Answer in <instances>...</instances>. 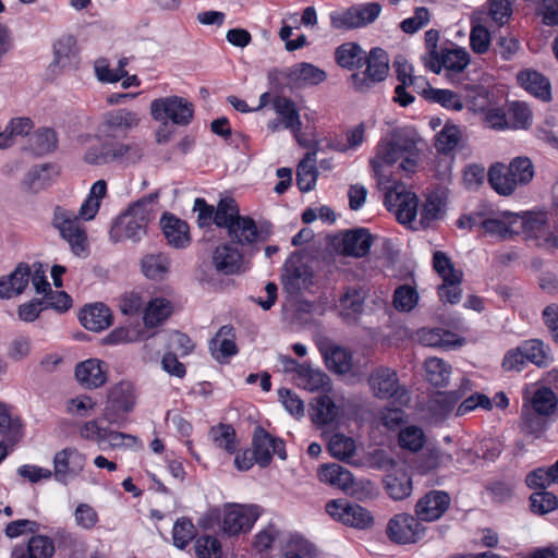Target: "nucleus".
Returning a JSON list of instances; mask_svg holds the SVG:
<instances>
[{"instance_id":"nucleus-1","label":"nucleus","mask_w":558,"mask_h":558,"mask_svg":"<svg viewBox=\"0 0 558 558\" xmlns=\"http://www.w3.org/2000/svg\"><path fill=\"white\" fill-rule=\"evenodd\" d=\"M100 207V202L89 195L81 205L78 214L62 206L53 209L52 227L59 231L60 236L69 244L71 252L86 258L90 254V246L85 227L81 219L92 220Z\"/></svg>"},{"instance_id":"nucleus-2","label":"nucleus","mask_w":558,"mask_h":558,"mask_svg":"<svg viewBox=\"0 0 558 558\" xmlns=\"http://www.w3.org/2000/svg\"><path fill=\"white\" fill-rule=\"evenodd\" d=\"M416 142L402 134L393 133L390 141H381L376 147V156L369 165L374 172L378 187H387V183L397 181L392 177L390 168L402 159L399 168L409 173L414 172Z\"/></svg>"},{"instance_id":"nucleus-3","label":"nucleus","mask_w":558,"mask_h":558,"mask_svg":"<svg viewBox=\"0 0 558 558\" xmlns=\"http://www.w3.org/2000/svg\"><path fill=\"white\" fill-rule=\"evenodd\" d=\"M159 191L144 195L129 205L113 222L110 239L118 243L132 241L138 243L147 233L148 223L155 218L154 205L158 202Z\"/></svg>"},{"instance_id":"nucleus-4","label":"nucleus","mask_w":558,"mask_h":558,"mask_svg":"<svg viewBox=\"0 0 558 558\" xmlns=\"http://www.w3.org/2000/svg\"><path fill=\"white\" fill-rule=\"evenodd\" d=\"M534 177V166L529 157H515L509 166L492 165L487 172L488 183L498 194L511 195L518 185L529 184Z\"/></svg>"},{"instance_id":"nucleus-5","label":"nucleus","mask_w":558,"mask_h":558,"mask_svg":"<svg viewBox=\"0 0 558 558\" xmlns=\"http://www.w3.org/2000/svg\"><path fill=\"white\" fill-rule=\"evenodd\" d=\"M367 381L373 396L379 400H391L401 407L411 401L409 390L400 384L397 372L390 367L374 368Z\"/></svg>"},{"instance_id":"nucleus-6","label":"nucleus","mask_w":558,"mask_h":558,"mask_svg":"<svg viewBox=\"0 0 558 558\" xmlns=\"http://www.w3.org/2000/svg\"><path fill=\"white\" fill-rule=\"evenodd\" d=\"M97 144L87 147L84 161L92 166H105L110 163H123L130 160L133 146L119 141L114 136L100 137L97 132L94 135Z\"/></svg>"},{"instance_id":"nucleus-7","label":"nucleus","mask_w":558,"mask_h":558,"mask_svg":"<svg viewBox=\"0 0 558 558\" xmlns=\"http://www.w3.org/2000/svg\"><path fill=\"white\" fill-rule=\"evenodd\" d=\"M136 403L134 386L129 381H120L108 392L104 418L113 425L122 426Z\"/></svg>"},{"instance_id":"nucleus-8","label":"nucleus","mask_w":558,"mask_h":558,"mask_svg":"<svg viewBox=\"0 0 558 558\" xmlns=\"http://www.w3.org/2000/svg\"><path fill=\"white\" fill-rule=\"evenodd\" d=\"M385 192L384 204L389 211H395L400 223L412 222L417 215L418 198L416 194L407 192L400 181L387 183V187H379Z\"/></svg>"},{"instance_id":"nucleus-9","label":"nucleus","mask_w":558,"mask_h":558,"mask_svg":"<svg viewBox=\"0 0 558 558\" xmlns=\"http://www.w3.org/2000/svg\"><path fill=\"white\" fill-rule=\"evenodd\" d=\"M366 69L363 73H353L351 83L356 92L365 93L375 83L386 80L389 71L388 53L379 47L372 48L368 56H365Z\"/></svg>"},{"instance_id":"nucleus-10","label":"nucleus","mask_w":558,"mask_h":558,"mask_svg":"<svg viewBox=\"0 0 558 558\" xmlns=\"http://www.w3.org/2000/svg\"><path fill=\"white\" fill-rule=\"evenodd\" d=\"M256 505L226 504L220 514L221 532L228 536H238L252 530L259 518Z\"/></svg>"},{"instance_id":"nucleus-11","label":"nucleus","mask_w":558,"mask_h":558,"mask_svg":"<svg viewBox=\"0 0 558 558\" xmlns=\"http://www.w3.org/2000/svg\"><path fill=\"white\" fill-rule=\"evenodd\" d=\"M150 114L156 121L170 120L177 125H189L194 117V106L180 96L158 98L150 104Z\"/></svg>"},{"instance_id":"nucleus-12","label":"nucleus","mask_w":558,"mask_h":558,"mask_svg":"<svg viewBox=\"0 0 558 558\" xmlns=\"http://www.w3.org/2000/svg\"><path fill=\"white\" fill-rule=\"evenodd\" d=\"M510 218L514 220V227L518 229L514 234L524 233L526 236L539 241V245L558 248V235L549 231L546 213L513 214Z\"/></svg>"},{"instance_id":"nucleus-13","label":"nucleus","mask_w":558,"mask_h":558,"mask_svg":"<svg viewBox=\"0 0 558 558\" xmlns=\"http://www.w3.org/2000/svg\"><path fill=\"white\" fill-rule=\"evenodd\" d=\"M326 512L344 525L360 530L369 527L374 522V518L367 509L347 499L328 501L326 504Z\"/></svg>"},{"instance_id":"nucleus-14","label":"nucleus","mask_w":558,"mask_h":558,"mask_svg":"<svg viewBox=\"0 0 558 558\" xmlns=\"http://www.w3.org/2000/svg\"><path fill=\"white\" fill-rule=\"evenodd\" d=\"M381 5L378 2H367L353 5L344 12H331L330 22L337 29H353L373 23L380 14Z\"/></svg>"},{"instance_id":"nucleus-15","label":"nucleus","mask_w":558,"mask_h":558,"mask_svg":"<svg viewBox=\"0 0 558 558\" xmlns=\"http://www.w3.org/2000/svg\"><path fill=\"white\" fill-rule=\"evenodd\" d=\"M426 527L416 515L409 513L395 514L387 524L386 534L395 544L417 543L425 535Z\"/></svg>"},{"instance_id":"nucleus-16","label":"nucleus","mask_w":558,"mask_h":558,"mask_svg":"<svg viewBox=\"0 0 558 558\" xmlns=\"http://www.w3.org/2000/svg\"><path fill=\"white\" fill-rule=\"evenodd\" d=\"M252 449L255 453L256 464L260 468H267L271 463L274 454L281 460H286L288 456L284 440L270 435L260 425L254 428Z\"/></svg>"},{"instance_id":"nucleus-17","label":"nucleus","mask_w":558,"mask_h":558,"mask_svg":"<svg viewBox=\"0 0 558 558\" xmlns=\"http://www.w3.org/2000/svg\"><path fill=\"white\" fill-rule=\"evenodd\" d=\"M470 63L469 52L461 47H458L454 43L446 40L440 47V52L436 56V59L427 61L425 68L435 74H439L442 69L448 73L459 74Z\"/></svg>"},{"instance_id":"nucleus-18","label":"nucleus","mask_w":558,"mask_h":558,"mask_svg":"<svg viewBox=\"0 0 558 558\" xmlns=\"http://www.w3.org/2000/svg\"><path fill=\"white\" fill-rule=\"evenodd\" d=\"M86 457L76 448L68 447L58 451L53 457L52 477L56 482L68 485L77 477L84 470Z\"/></svg>"},{"instance_id":"nucleus-19","label":"nucleus","mask_w":558,"mask_h":558,"mask_svg":"<svg viewBox=\"0 0 558 558\" xmlns=\"http://www.w3.org/2000/svg\"><path fill=\"white\" fill-rule=\"evenodd\" d=\"M313 272L311 267L300 256H290L282 269L281 283L283 290L290 295H298L312 284Z\"/></svg>"},{"instance_id":"nucleus-20","label":"nucleus","mask_w":558,"mask_h":558,"mask_svg":"<svg viewBox=\"0 0 558 558\" xmlns=\"http://www.w3.org/2000/svg\"><path fill=\"white\" fill-rule=\"evenodd\" d=\"M138 123V114L134 111L124 108L110 110L104 113L101 121L97 125V136H114L117 138L119 135L125 136Z\"/></svg>"},{"instance_id":"nucleus-21","label":"nucleus","mask_w":558,"mask_h":558,"mask_svg":"<svg viewBox=\"0 0 558 558\" xmlns=\"http://www.w3.org/2000/svg\"><path fill=\"white\" fill-rule=\"evenodd\" d=\"M450 502L451 497L447 492L433 489L417 500L414 512L421 522H434L445 514Z\"/></svg>"},{"instance_id":"nucleus-22","label":"nucleus","mask_w":558,"mask_h":558,"mask_svg":"<svg viewBox=\"0 0 558 558\" xmlns=\"http://www.w3.org/2000/svg\"><path fill=\"white\" fill-rule=\"evenodd\" d=\"M211 260L214 268L220 275L233 276L245 271L243 253L230 243L218 245Z\"/></svg>"},{"instance_id":"nucleus-23","label":"nucleus","mask_w":558,"mask_h":558,"mask_svg":"<svg viewBox=\"0 0 558 558\" xmlns=\"http://www.w3.org/2000/svg\"><path fill=\"white\" fill-rule=\"evenodd\" d=\"M160 226L167 243L178 250H183L191 244L190 227L186 221L171 213H163Z\"/></svg>"},{"instance_id":"nucleus-24","label":"nucleus","mask_w":558,"mask_h":558,"mask_svg":"<svg viewBox=\"0 0 558 558\" xmlns=\"http://www.w3.org/2000/svg\"><path fill=\"white\" fill-rule=\"evenodd\" d=\"M54 542L47 535H33L26 543L13 546L10 558H52Z\"/></svg>"},{"instance_id":"nucleus-25","label":"nucleus","mask_w":558,"mask_h":558,"mask_svg":"<svg viewBox=\"0 0 558 558\" xmlns=\"http://www.w3.org/2000/svg\"><path fill=\"white\" fill-rule=\"evenodd\" d=\"M374 239L368 229L348 230L341 241V252L345 256L364 257L369 253Z\"/></svg>"},{"instance_id":"nucleus-26","label":"nucleus","mask_w":558,"mask_h":558,"mask_svg":"<svg viewBox=\"0 0 558 558\" xmlns=\"http://www.w3.org/2000/svg\"><path fill=\"white\" fill-rule=\"evenodd\" d=\"M522 404L537 414L554 418L558 411V397L551 388L543 385L537 387L531 397L524 395Z\"/></svg>"},{"instance_id":"nucleus-27","label":"nucleus","mask_w":558,"mask_h":558,"mask_svg":"<svg viewBox=\"0 0 558 558\" xmlns=\"http://www.w3.org/2000/svg\"><path fill=\"white\" fill-rule=\"evenodd\" d=\"M104 362L89 359L78 363L75 367L76 380L87 389H96L107 381Z\"/></svg>"},{"instance_id":"nucleus-28","label":"nucleus","mask_w":558,"mask_h":558,"mask_svg":"<svg viewBox=\"0 0 558 558\" xmlns=\"http://www.w3.org/2000/svg\"><path fill=\"white\" fill-rule=\"evenodd\" d=\"M81 324L88 330L101 331L112 324V313L108 306L102 303L85 305L80 314Z\"/></svg>"},{"instance_id":"nucleus-29","label":"nucleus","mask_w":558,"mask_h":558,"mask_svg":"<svg viewBox=\"0 0 558 558\" xmlns=\"http://www.w3.org/2000/svg\"><path fill=\"white\" fill-rule=\"evenodd\" d=\"M271 104L275 112L282 121L283 129L291 131L295 136H298L302 130V122L294 100L289 97L278 95L274 97Z\"/></svg>"},{"instance_id":"nucleus-30","label":"nucleus","mask_w":558,"mask_h":558,"mask_svg":"<svg viewBox=\"0 0 558 558\" xmlns=\"http://www.w3.org/2000/svg\"><path fill=\"white\" fill-rule=\"evenodd\" d=\"M209 349L217 361L236 355L239 350L235 343L234 327L232 325L221 326L210 340Z\"/></svg>"},{"instance_id":"nucleus-31","label":"nucleus","mask_w":558,"mask_h":558,"mask_svg":"<svg viewBox=\"0 0 558 558\" xmlns=\"http://www.w3.org/2000/svg\"><path fill=\"white\" fill-rule=\"evenodd\" d=\"M518 83L530 94L543 101L551 99V85L549 80L535 70H523L517 75Z\"/></svg>"},{"instance_id":"nucleus-32","label":"nucleus","mask_w":558,"mask_h":558,"mask_svg":"<svg viewBox=\"0 0 558 558\" xmlns=\"http://www.w3.org/2000/svg\"><path fill=\"white\" fill-rule=\"evenodd\" d=\"M288 363L294 366L293 371L307 390L317 391L329 389L330 379L323 371L315 369L310 364H300L292 357H289Z\"/></svg>"},{"instance_id":"nucleus-33","label":"nucleus","mask_w":558,"mask_h":558,"mask_svg":"<svg viewBox=\"0 0 558 558\" xmlns=\"http://www.w3.org/2000/svg\"><path fill=\"white\" fill-rule=\"evenodd\" d=\"M526 363H531L539 368L549 366L554 356L548 344L543 340L533 338L523 340L519 343Z\"/></svg>"},{"instance_id":"nucleus-34","label":"nucleus","mask_w":558,"mask_h":558,"mask_svg":"<svg viewBox=\"0 0 558 558\" xmlns=\"http://www.w3.org/2000/svg\"><path fill=\"white\" fill-rule=\"evenodd\" d=\"M320 351L325 365L330 372L344 375L351 371L353 356L348 349L332 344Z\"/></svg>"},{"instance_id":"nucleus-35","label":"nucleus","mask_w":558,"mask_h":558,"mask_svg":"<svg viewBox=\"0 0 558 558\" xmlns=\"http://www.w3.org/2000/svg\"><path fill=\"white\" fill-rule=\"evenodd\" d=\"M228 235L232 243L251 245L257 241L259 232L252 217L241 215L234 223H231Z\"/></svg>"},{"instance_id":"nucleus-36","label":"nucleus","mask_w":558,"mask_h":558,"mask_svg":"<svg viewBox=\"0 0 558 558\" xmlns=\"http://www.w3.org/2000/svg\"><path fill=\"white\" fill-rule=\"evenodd\" d=\"M426 101L430 104H438L442 108L453 111H460L464 105L460 95L450 89L434 88L429 83H426V87L418 92Z\"/></svg>"},{"instance_id":"nucleus-37","label":"nucleus","mask_w":558,"mask_h":558,"mask_svg":"<svg viewBox=\"0 0 558 558\" xmlns=\"http://www.w3.org/2000/svg\"><path fill=\"white\" fill-rule=\"evenodd\" d=\"M172 303L165 298L151 299L143 311V323L147 328L158 327L172 314Z\"/></svg>"},{"instance_id":"nucleus-38","label":"nucleus","mask_w":558,"mask_h":558,"mask_svg":"<svg viewBox=\"0 0 558 558\" xmlns=\"http://www.w3.org/2000/svg\"><path fill=\"white\" fill-rule=\"evenodd\" d=\"M317 476L320 482L347 490L353 485L352 473L337 463L324 464L318 469Z\"/></svg>"},{"instance_id":"nucleus-39","label":"nucleus","mask_w":558,"mask_h":558,"mask_svg":"<svg viewBox=\"0 0 558 558\" xmlns=\"http://www.w3.org/2000/svg\"><path fill=\"white\" fill-rule=\"evenodd\" d=\"M553 421L554 418L537 414L522 404L520 428L523 434L539 438L550 427Z\"/></svg>"},{"instance_id":"nucleus-40","label":"nucleus","mask_w":558,"mask_h":558,"mask_svg":"<svg viewBox=\"0 0 558 558\" xmlns=\"http://www.w3.org/2000/svg\"><path fill=\"white\" fill-rule=\"evenodd\" d=\"M316 151H307L296 169V185L302 193L312 191L317 181Z\"/></svg>"},{"instance_id":"nucleus-41","label":"nucleus","mask_w":558,"mask_h":558,"mask_svg":"<svg viewBox=\"0 0 558 558\" xmlns=\"http://www.w3.org/2000/svg\"><path fill=\"white\" fill-rule=\"evenodd\" d=\"M326 73L316 65L307 62L294 64L288 69L287 78L294 84L318 85L326 80Z\"/></svg>"},{"instance_id":"nucleus-42","label":"nucleus","mask_w":558,"mask_h":558,"mask_svg":"<svg viewBox=\"0 0 558 558\" xmlns=\"http://www.w3.org/2000/svg\"><path fill=\"white\" fill-rule=\"evenodd\" d=\"M170 258L163 253L146 254L141 259V270L150 280L161 281L170 269Z\"/></svg>"},{"instance_id":"nucleus-43","label":"nucleus","mask_w":558,"mask_h":558,"mask_svg":"<svg viewBox=\"0 0 558 558\" xmlns=\"http://www.w3.org/2000/svg\"><path fill=\"white\" fill-rule=\"evenodd\" d=\"M27 144L37 156L50 154L58 147L57 132L51 128H39L28 136Z\"/></svg>"},{"instance_id":"nucleus-44","label":"nucleus","mask_w":558,"mask_h":558,"mask_svg":"<svg viewBox=\"0 0 558 558\" xmlns=\"http://www.w3.org/2000/svg\"><path fill=\"white\" fill-rule=\"evenodd\" d=\"M335 59L341 68L360 69L364 65L365 51L356 43H344L336 49Z\"/></svg>"},{"instance_id":"nucleus-45","label":"nucleus","mask_w":558,"mask_h":558,"mask_svg":"<svg viewBox=\"0 0 558 558\" xmlns=\"http://www.w3.org/2000/svg\"><path fill=\"white\" fill-rule=\"evenodd\" d=\"M310 415L315 425H329L336 421L338 408L329 396L323 395L315 399Z\"/></svg>"},{"instance_id":"nucleus-46","label":"nucleus","mask_w":558,"mask_h":558,"mask_svg":"<svg viewBox=\"0 0 558 558\" xmlns=\"http://www.w3.org/2000/svg\"><path fill=\"white\" fill-rule=\"evenodd\" d=\"M384 483L388 496L393 500H402L412 493V478L407 472L389 473Z\"/></svg>"},{"instance_id":"nucleus-47","label":"nucleus","mask_w":558,"mask_h":558,"mask_svg":"<svg viewBox=\"0 0 558 558\" xmlns=\"http://www.w3.org/2000/svg\"><path fill=\"white\" fill-rule=\"evenodd\" d=\"M426 379L434 387H446L449 384L451 366L439 357H429L424 364Z\"/></svg>"},{"instance_id":"nucleus-48","label":"nucleus","mask_w":558,"mask_h":558,"mask_svg":"<svg viewBox=\"0 0 558 558\" xmlns=\"http://www.w3.org/2000/svg\"><path fill=\"white\" fill-rule=\"evenodd\" d=\"M54 63L62 68H70L77 63L76 40L73 36L59 39L54 46Z\"/></svg>"},{"instance_id":"nucleus-49","label":"nucleus","mask_w":558,"mask_h":558,"mask_svg":"<svg viewBox=\"0 0 558 558\" xmlns=\"http://www.w3.org/2000/svg\"><path fill=\"white\" fill-rule=\"evenodd\" d=\"M197 530L189 517L178 518L172 527L173 545L179 549H185L192 541L197 538Z\"/></svg>"},{"instance_id":"nucleus-50","label":"nucleus","mask_w":558,"mask_h":558,"mask_svg":"<svg viewBox=\"0 0 558 558\" xmlns=\"http://www.w3.org/2000/svg\"><path fill=\"white\" fill-rule=\"evenodd\" d=\"M513 213L505 211L502 218H484L481 221V228L489 234L499 235L501 239L510 238L518 231L514 227V220L510 218Z\"/></svg>"},{"instance_id":"nucleus-51","label":"nucleus","mask_w":558,"mask_h":558,"mask_svg":"<svg viewBox=\"0 0 558 558\" xmlns=\"http://www.w3.org/2000/svg\"><path fill=\"white\" fill-rule=\"evenodd\" d=\"M209 434L218 448L223 449L229 454H233L236 451V433L232 425L219 423L210 428Z\"/></svg>"},{"instance_id":"nucleus-52","label":"nucleus","mask_w":558,"mask_h":558,"mask_svg":"<svg viewBox=\"0 0 558 558\" xmlns=\"http://www.w3.org/2000/svg\"><path fill=\"white\" fill-rule=\"evenodd\" d=\"M0 437L11 445L17 442L22 437L20 418L12 417L8 408L2 403H0Z\"/></svg>"},{"instance_id":"nucleus-53","label":"nucleus","mask_w":558,"mask_h":558,"mask_svg":"<svg viewBox=\"0 0 558 558\" xmlns=\"http://www.w3.org/2000/svg\"><path fill=\"white\" fill-rule=\"evenodd\" d=\"M240 216L239 206L233 198H221L215 209L214 223L218 228H225L228 231L231 223H234Z\"/></svg>"},{"instance_id":"nucleus-54","label":"nucleus","mask_w":558,"mask_h":558,"mask_svg":"<svg viewBox=\"0 0 558 558\" xmlns=\"http://www.w3.org/2000/svg\"><path fill=\"white\" fill-rule=\"evenodd\" d=\"M454 333L444 328H421L417 331L418 341L425 347L448 348Z\"/></svg>"},{"instance_id":"nucleus-55","label":"nucleus","mask_w":558,"mask_h":558,"mask_svg":"<svg viewBox=\"0 0 558 558\" xmlns=\"http://www.w3.org/2000/svg\"><path fill=\"white\" fill-rule=\"evenodd\" d=\"M433 268L444 281L451 283H461L462 281V272L454 268L451 259L441 251L434 253Z\"/></svg>"},{"instance_id":"nucleus-56","label":"nucleus","mask_w":558,"mask_h":558,"mask_svg":"<svg viewBox=\"0 0 558 558\" xmlns=\"http://www.w3.org/2000/svg\"><path fill=\"white\" fill-rule=\"evenodd\" d=\"M194 553L197 558H222L221 542L214 535H199L194 542Z\"/></svg>"},{"instance_id":"nucleus-57","label":"nucleus","mask_w":558,"mask_h":558,"mask_svg":"<svg viewBox=\"0 0 558 558\" xmlns=\"http://www.w3.org/2000/svg\"><path fill=\"white\" fill-rule=\"evenodd\" d=\"M420 295L414 287L401 284L396 288L392 304L398 312H411L418 303Z\"/></svg>"},{"instance_id":"nucleus-58","label":"nucleus","mask_w":558,"mask_h":558,"mask_svg":"<svg viewBox=\"0 0 558 558\" xmlns=\"http://www.w3.org/2000/svg\"><path fill=\"white\" fill-rule=\"evenodd\" d=\"M327 448L332 457L339 460H345L350 459L355 453L356 446L351 437L336 433L330 437Z\"/></svg>"},{"instance_id":"nucleus-59","label":"nucleus","mask_w":558,"mask_h":558,"mask_svg":"<svg viewBox=\"0 0 558 558\" xmlns=\"http://www.w3.org/2000/svg\"><path fill=\"white\" fill-rule=\"evenodd\" d=\"M398 444L402 449L417 452L425 444V435L418 426L410 425L399 432Z\"/></svg>"},{"instance_id":"nucleus-60","label":"nucleus","mask_w":558,"mask_h":558,"mask_svg":"<svg viewBox=\"0 0 558 558\" xmlns=\"http://www.w3.org/2000/svg\"><path fill=\"white\" fill-rule=\"evenodd\" d=\"M445 202L441 196L432 194L427 197L420 209V222L423 228H428L430 223L441 217Z\"/></svg>"},{"instance_id":"nucleus-61","label":"nucleus","mask_w":558,"mask_h":558,"mask_svg":"<svg viewBox=\"0 0 558 558\" xmlns=\"http://www.w3.org/2000/svg\"><path fill=\"white\" fill-rule=\"evenodd\" d=\"M521 48L519 39L511 35H498L495 37L493 45V52L496 56H500L504 61H510L514 58Z\"/></svg>"},{"instance_id":"nucleus-62","label":"nucleus","mask_w":558,"mask_h":558,"mask_svg":"<svg viewBox=\"0 0 558 558\" xmlns=\"http://www.w3.org/2000/svg\"><path fill=\"white\" fill-rule=\"evenodd\" d=\"M461 138L460 130L456 125L446 124L436 135V148L442 154H449L456 149Z\"/></svg>"},{"instance_id":"nucleus-63","label":"nucleus","mask_w":558,"mask_h":558,"mask_svg":"<svg viewBox=\"0 0 558 558\" xmlns=\"http://www.w3.org/2000/svg\"><path fill=\"white\" fill-rule=\"evenodd\" d=\"M531 510L537 514H546L558 507V498L547 490L535 492L530 497Z\"/></svg>"},{"instance_id":"nucleus-64","label":"nucleus","mask_w":558,"mask_h":558,"mask_svg":"<svg viewBox=\"0 0 558 558\" xmlns=\"http://www.w3.org/2000/svg\"><path fill=\"white\" fill-rule=\"evenodd\" d=\"M460 397L458 391L439 392L432 401L429 409L433 414L446 417L453 411Z\"/></svg>"}]
</instances>
